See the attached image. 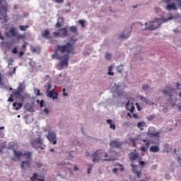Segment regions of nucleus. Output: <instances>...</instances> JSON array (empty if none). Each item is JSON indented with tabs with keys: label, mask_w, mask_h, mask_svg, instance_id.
<instances>
[{
	"label": "nucleus",
	"mask_w": 181,
	"mask_h": 181,
	"mask_svg": "<svg viewBox=\"0 0 181 181\" xmlns=\"http://www.w3.org/2000/svg\"><path fill=\"white\" fill-rule=\"evenodd\" d=\"M45 88H47V93H48L49 92H50L51 90H49L52 88V85L51 83H49L48 85L45 86Z\"/></svg>",
	"instance_id": "31"
},
{
	"label": "nucleus",
	"mask_w": 181,
	"mask_h": 181,
	"mask_svg": "<svg viewBox=\"0 0 181 181\" xmlns=\"http://www.w3.org/2000/svg\"><path fill=\"white\" fill-rule=\"evenodd\" d=\"M177 89L181 90V84H180L179 83H177Z\"/></svg>",
	"instance_id": "50"
},
{
	"label": "nucleus",
	"mask_w": 181,
	"mask_h": 181,
	"mask_svg": "<svg viewBox=\"0 0 181 181\" xmlns=\"http://www.w3.org/2000/svg\"><path fill=\"white\" fill-rule=\"evenodd\" d=\"M6 36L11 38V37H16L18 40L23 39L24 36L19 33H17L16 29L14 28H11L9 32H6L5 33Z\"/></svg>",
	"instance_id": "7"
},
{
	"label": "nucleus",
	"mask_w": 181,
	"mask_h": 181,
	"mask_svg": "<svg viewBox=\"0 0 181 181\" xmlns=\"http://www.w3.org/2000/svg\"><path fill=\"white\" fill-rule=\"evenodd\" d=\"M111 57H112V54H110V53H106V54H105V59H106L107 60H110Z\"/></svg>",
	"instance_id": "33"
},
{
	"label": "nucleus",
	"mask_w": 181,
	"mask_h": 181,
	"mask_svg": "<svg viewBox=\"0 0 181 181\" xmlns=\"http://www.w3.org/2000/svg\"><path fill=\"white\" fill-rule=\"evenodd\" d=\"M28 110L29 112H34V110H33V108L32 107H28Z\"/></svg>",
	"instance_id": "53"
},
{
	"label": "nucleus",
	"mask_w": 181,
	"mask_h": 181,
	"mask_svg": "<svg viewBox=\"0 0 181 181\" xmlns=\"http://www.w3.org/2000/svg\"><path fill=\"white\" fill-rule=\"evenodd\" d=\"M8 4L5 0H0V21H3L4 23L8 22Z\"/></svg>",
	"instance_id": "4"
},
{
	"label": "nucleus",
	"mask_w": 181,
	"mask_h": 181,
	"mask_svg": "<svg viewBox=\"0 0 181 181\" xmlns=\"http://www.w3.org/2000/svg\"><path fill=\"white\" fill-rule=\"evenodd\" d=\"M64 0H54V1H55L57 4H62L64 2Z\"/></svg>",
	"instance_id": "47"
},
{
	"label": "nucleus",
	"mask_w": 181,
	"mask_h": 181,
	"mask_svg": "<svg viewBox=\"0 0 181 181\" xmlns=\"http://www.w3.org/2000/svg\"><path fill=\"white\" fill-rule=\"evenodd\" d=\"M132 144H133V146H134V147H136V143L135 139H132Z\"/></svg>",
	"instance_id": "46"
},
{
	"label": "nucleus",
	"mask_w": 181,
	"mask_h": 181,
	"mask_svg": "<svg viewBox=\"0 0 181 181\" xmlns=\"http://www.w3.org/2000/svg\"><path fill=\"white\" fill-rule=\"evenodd\" d=\"M112 66H111L110 68H109V72H108V74L110 76H113L114 75V73L112 71Z\"/></svg>",
	"instance_id": "38"
},
{
	"label": "nucleus",
	"mask_w": 181,
	"mask_h": 181,
	"mask_svg": "<svg viewBox=\"0 0 181 181\" xmlns=\"http://www.w3.org/2000/svg\"><path fill=\"white\" fill-rule=\"evenodd\" d=\"M132 169H133V170H134V173L135 174H136L137 177H138L139 179H140V178H141V172H139V171L137 170V165L132 163Z\"/></svg>",
	"instance_id": "18"
},
{
	"label": "nucleus",
	"mask_w": 181,
	"mask_h": 181,
	"mask_svg": "<svg viewBox=\"0 0 181 181\" xmlns=\"http://www.w3.org/2000/svg\"><path fill=\"white\" fill-rule=\"evenodd\" d=\"M171 19H173V17H170V18H168L167 19H165V18H158V19H156V21L150 22V23H148V24L146 23V25H148V26L146 27V28L150 30H156L158 28H159L163 23L168 22V21H170Z\"/></svg>",
	"instance_id": "5"
},
{
	"label": "nucleus",
	"mask_w": 181,
	"mask_h": 181,
	"mask_svg": "<svg viewBox=\"0 0 181 181\" xmlns=\"http://www.w3.org/2000/svg\"><path fill=\"white\" fill-rule=\"evenodd\" d=\"M23 158H26V159H30V158H32V154L30 152H27L23 153Z\"/></svg>",
	"instance_id": "28"
},
{
	"label": "nucleus",
	"mask_w": 181,
	"mask_h": 181,
	"mask_svg": "<svg viewBox=\"0 0 181 181\" xmlns=\"http://www.w3.org/2000/svg\"><path fill=\"white\" fill-rule=\"evenodd\" d=\"M29 28V25H19V28L21 31H25Z\"/></svg>",
	"instance_id": "29"
},
{
	"label": "nucleus",
	"mask_w": 181,
	"mask_h": 181,
	"mask_svg": "<svg viewBox=\"0 0 181 181\" xmlns=\"http://www.w3.org/2000/svg\"><path fill=\"white\" fill-rule=\"evenodd\" d=\"M25 90V86L23 83H21L16 90H14L12 93L13 96L21 101H24L25 98L28 97V95L25 93L22 95V93Z\"/></svg>",
	"instance_id": "3"
},
{
	"label": "nucleus",
	"mask_w": 181,
	"mask_h": 181,
	"mask_svg": "<svg viewBox=\"0 0 181 181\" xmlns=\"http://www.w3.org/2000/svg\"><path fill=\"white\" fill-rule=\"evenodd\" d=\"M117 166H119V169L122 172L123 170H124V166L120 164H117Z\"/></svg>",
	"instance_id": "44"
},
{
	"label": "nucleus",
	"mask_w": 181,
	"mask_h": 181,
	"mask_svg": "<svg viewBox=\"0 0 181 181\" xmlns=\"http://www.w3.org/2000/svg\"><path fill=\"white\" fill-rule=\"evenodd\" d=\"M160 132H155V131H149L147 133L148 136H150V138H160Z\"/></svg>",
	"instance_id": "14"
},
{
	"label": "nucleus",
	"mask_w": 181,
	"mask_h": 181,
	"mask_svg": "<svg viewBox=\"0 0 181 181\" xmlns=\"http://www.w3.org/2000/svg\"><path fill=\"white\" fill-rule=\"evenodd\" d=\"M42 36L44 37V38H46V39H50L52 38V36H50V34H49V32L48 30V29H46L45 30V32L42 34Z\"/></svg>",
	"instance_id": "23"
},
{
	"label": "nucleus",
	"mask_w": 181,
	"mask_h": 181,
	"mask_svg": "<svg viewBox=\"0 0 181 181\" xmlns=\"http://www.w3.org/2000/svg\"><path fill=\"white\" fill-rule=\"evenodd\" d=\"M155 118L154 115H149L147 119L148 121H152Z\"/></svg>",
	"instance_id": "39"
},
{
	"label": "nucleus",
	"mask_w": 181,
	"mask_h": 181,
	"mask_svg": "<svg viewBox=\"0 0 181 181\" xmlns=\"http://www.w3.org/2000/svg\"><path fill=\"white\" fill-rule=\"evenodd\" d=\"M14 147V144L13 143H10L8 145V148L9 149H13Z\"/></svg>",
	"instance_id": "45"
},
{
	"label": "nucleus",
	"mask_w": 181,
	"mask_h": 181,
	"mask_svg": "<svg viewBox=\"0 0 181 181\" xmlns=\"http://www.w3.org/2000/svg\"><path fill=\"white\" fill-rule=\"evenodd\" d=\"M13 94L12 93L11 95H10V98L8 99V102H13Z\"/></svg>",
	"instance_id": "43"
},
{
	"label": "nucleus",
	"mask_w": 181,
	"mask_h": 181,
	"mask_svg": "<svg viewBox=\"0 0 181 181\" xmlns=\"http://www.w3.org/2000/svg\"><path fill=\"white\" fill-rule=\"evenodd\" d=\"M62 58H64V59L61 61L60 65L62 66H68L69 55L68 54H66L62 57Z\"/></svg>",
	"instance_id": "13"
},
{
	"label": "nucleus",
	"mask_w": 181,
	"mask_h": 181,
	"mask_svg": "<svg viewBox=\"0 0 181 181\" xmlns=\"http://www.w3.org/2000/svg\"><path fill=\"white\" fill-rule=\"evenodd\" d=\"M12 53L13 54H17L18 53V50L16 47H14L13 49L12 50Z\"/></svg>",
	"instance_id": "48"
},
{
	"label": "nucleus",
	"mask_w": 181,
	"mask_h": 181,
	"mask_svg": "<svg viewBox=\"0 0 181 181\" xmlns=\"http://www.w3.org/2000/svg\"><path fill=\"white\" fill-rule=\"evenodd\" d=\"M131 28L125 29L124 32V33H127V35L122 34L119 36V37L122 39H127L131 35Z\"/></svg>",
	"instance_id": "16"
},
{
	"label": "nucleus",
	"mask_w": 181,
	"mask_h": 181,
	"mask_svg": "<svg viewBox=\"0 0 181 181\" xmlns=\"http://www.w3.org/2000/svg\"><path fill=\"white\" fill-rule=\"evenodd\" d=\"M62 26V24L60 23L59 22H57L55 27L58 29H59Z\"/></svg>",
	"instance_id": "42"
},
{
	"label": "nucleus",
	"mask_w": 181,
	"mask_h": 181,
	"mask_svg": "<svg viewBox=\"0 0 181 181\" xmlns=\"http://www.w3.org/2000/svg\"><path fill=\"white\" fill-rule=\"evenodd\" d=\"M16 73V68H14L12 71V74H14Z\"/></svg>",
	"instance_id": "61"
},
{
	"label": "nucleus",
	"mask_w": 181,
	"mask_h": 181,
	"mask_svg": "<svg viewBox=\"0 0 181 181\" xmlns=\"http://www.w3.org/2000/svg\"><path fill=\"white\" fill-rule=\"evenodd\" d=\"M110 146H112L113 148H121L122 145V142L119 141L118 140H112L110 142Z\"/></svg>",
	"instance_id": "12"
},
{
	"label": "nucleus",
	"mask_w": 181,
	"mask_h": 181,
	"mask_svg": "<svg viewBox=\"0 0 181 181\" xmlns=\"http://www.w3.org/2000/svg\"><path fill=\"white\" fill-rule=\"evenodd\" d=\"M175 89H171L170 87H167V89L163 90V93L164 94H168L170 96V101L173 102V107L175 105V100H172V96H174V95H172Z\"/></svg>",
	"instance_id": "10"
},
{
	"label": "nucleus",
	"mask_w": 181,
	"mask_h": 181,
	"mask_svg": "<svg viewBox=\"0 0 181 181\" xmlns=\"http://www.w3.org/2000/svg\"><path fill=\"white\" fill-rule=\"evenodd\" d=\"M118 169L119 168H114L113 169V173L116 174L117 173Z\"/></svg>",
	"instance_id": "57"
},
{
	"label": "nucleus",
	"mask_w": 181,
	"mask_h": 181,
	"mask_svg": "<svg viewBox=\"0 0 181 181\" xmlns=\"http://www.w3.org/2000/svg\"><path fill=\"white\" fill-rule=\"evenodd\" d=\"M70 31H71L74 33H76L77 32V28L75 26L70 27Z\"/></svg>",
	"instance_id": "32"
},
{
	"label": "nucleus",
	"mask_w": 181,
	"mask_h": 181,
	"mask_svg": "<svg viewBox=\"0 0 181 181\" xmlns=\"http://www.w3.org/2000/svg\"><path fill=\"white\" fill-rule=\"evenodd\" d=\"M107 122L108 123V124H110V128L111 129H112L113 131H115V129H116V126H115V124H113L112 123V119H107Z\"/></svg>",
	"instance_id": "24"
},
{
	"label": "nucleus",
	"mask_w": 181,
	"mask_h": 181,
	"mask_svg": "<svg viewBox=\"0 0 181 181\" xmlns=\"http://www.w3.org/2000/svg\"><path fill=\"white\" fill-rule=\"evenodd\" d=\"M139 163H140V165H141V166H144V165H145V162L143 161V160H141V161L139 162Z\"/></svg>",
	"instance_id": "54"
},
{
	"label": "nucleus",
	"mask_w": 181,
	"mask_h": 181,
	"mask_svg": "<svg viewBox=\"0 0 181 181\" xmlns=\"http://www.w3.org/2000/svg\"><path fill=\"white\" fill-rule=\"evenodd\" d=\"M78 23H79V24H80L83 28L85 27V21H84L80 20V21H78Z\"/></svg>",
	"instance_id": "37"
},
{
	"label": "nucleus",
	"mask_w": 181,
	"mask_h": 181,
	"mask_svg": "<svg viewBox=\"0 0 181 181\" xmlns=\"http://www.w3.org/2000/svg\"><path fill=\"white\" fill-rule=\"evenodd\" d=\"M59 94L57 92H54V90H50L47 93V96L53 100H57L58 98Z\"/></svg>",
	"instance_id": "15"
},
{
	"label": "nucleus",
	"mask_w": 181,
	"mask_h": 181,
	"mask_svg": "<svg viewBox=\"0 0 181 181\" xmlns=\"http://www.w3.org/2000/svg\"><path fill=\"white\" fill-rule=\"evenodd\" d=\"M117 71H118L119 73H122V71H123V66H122V65H120V66H117Z\"/></svg>",
	"instance_id": "34"
},
{
	"label": "nucleus",
	"mask_w": 181,
	"mask_h": 181,
	"mask_svg": "<svg viewBox=\"0 0 181 181\" xmlns=\"http://www.w3.org/2000/svg\"><path fill=\"white\" fill-rule=\"evenodd\" d=\"M133 117H134V118H138V115H137L136 114H134V115H133Z\"/></svg>",
	"instance_id": "62"
},
{
	"label": "nucleus",
	"mask_w": 181,
	"mask_h": 181,
	"mask_svg": "<svg viewBox=\"0 0 181 181\" xmlns=\"http://www.w3.org/2000/svg\"><path fill=\"white\" fill-rule=\"evenodd\" d=\"M74 44L71 42H68L66 45H57L55 47L54 53L51 57L52 59L61 60L62 59V56L59 54V52H61L62 53H72L74 52Z\"/></svg>",
	"instance_id": "2"
},
{
	"label": "nucleus",
	"mask_w": 181,
	"mask_h": 181,
	"mask_svg": "<svg viewBox=\"0 0 181 181\" xmlns=\"http://www.w3.org/2000/svg\"><path fill=\"white\" fill-rule=\"evenodd\" d=\"M24 54V52L23 51H21L19 54H18V56L20 57H21Z\"/></svg>",
	"instance_id": "56"
},
{
	"label": "nucleus",
	"mask_w": 181,
	"mask_h": 181,
	"mask_svg": "<svg viewBox=\"0 0 181 181\" xmlns=\"http://www.w3.org/2000/svg\"><path fill=\"white\" fill-rule=\"evenodd\" d=\"M126 107L127 110H130L131 112H133L135 109L134 105L132 103H130L129 100L127 103Z\"/></svg>",
	"instance_id": "19"
},
{
	"label": "nucleus",
	"mask_w": 181,
	"mask_h": 181,
	"mask_svg": "<svg viewBox=\"0 0 181 181\" xmlns=\"http://www.w3.org/2000/svg\"><path fill=\"white\" fill-rule=\"evenodd\" d=\"M172 0H165V3H167L168 5H167V7H165V9L168 11L171 10H177V6L175 3H171ZM171 3V4H170ZM177 4H178V7L181 8V0H177Z\"/></svg>",
	"instance_id": "8"
},
{
	"label": "nucleus",
	"mask_w": 181,
	"mask_h": 181,
	"mask_svg": "<svg viewBox=\"0 0 181 181\" xmlns=\"http://www.w3.org/2000/svg\"><path fill=\"white\" fill-rule=\"evenodd\" d=\"M47 139L50 142H52L53 145H56L57 144V139H56V134L54 132L49 131L47 135Z\"/></svg>",
	"instance_id": "11"
},
{
	"label": "nucleus",
	"mask_w": 181,
	"mask_h": 181,
	"mask_svg": "<svg viewBox=\"0 0 181 181\" xmlns=\"http://www.w3.org/2000/svg\"><path fill=\"white\" fill-rule=\"evenodd\" d=\"M142 142H144V145H143L141 148V151L142 152H147L148 148H150L151 145H159V142H155L153 140L149 139H143Z\"/></svg>",
	"instance_id": "6"
},
{
	"label": "nucleus",
	"mask_w": 181,
	"mask_h": 181,
	"mask_svg": "<svg viewBox=\"0 0 181 181\" xmlns=\"http://www.w3.org/2000/svg\"><path fill=\"white\" fill-rule=\"evenodd\" d=\"M23 103L15 102L13 104V107H14V109L16 110H18L20 108H21L23 107Z\"/></svg>",
	"instance_id": "20"
},
{
	"label": "nucleus",
	"mask_w": 181,
	"mask_h": 181,
	"mask_svg": "<svg viewBox=\"0 0 181 181\" xmlns=\"http://www.w3.org/2000/svg\"><path fill=\"white\" fill-rule=\"evenodd\" d=\"M43 141L40 137L35 138V139L32 140L30 141V144L32 145L33 148L35 149H43V148L41 146L42 145Z\"/></svg>",
	"instance_id": "9"
},
{
	"label": "nucleus",
	"mask_w": 181,
	"mask_h": 181,
	"mask_svg": "<svg viewBox=\"0 0 181 181\" xmlns=\"http://www.w3.org/2000/svg\"><path fill=\"white\" fill-rule=\"evenodd\" d=\"M53 35L54 37H60L61 35H60V33H59V32H54Z\"/></svg>",
	"instance_id": "35"
},
{
	"label": "nucleus",
	"mask_w": 181,
	"mask_h": 181,
	"mask_svg": "<svg viewBox=\"0 0 181 181\" xmlns=\"http://www.w3.org/2000/svg\"><path fill=\"white\" fill-rule=\"evenodd\" d=\"M92 156L93 162H99V160H116L117 153L115 151H110L109 154H107L103 150H98Z\"/></svg>",
	"instance_id": "1"
},
{
	"label": "nucleus",
	"mask_w": 181,
	"mask_h": 181,
	"mask_svg": "<svg viewBox=\"0 0 181 181\" xmlns=\"http://www.w3.org/2000/svg\"><path fill=\"white\" fill-rule=\"evenodd\" d=\"M31 51H32L33 52H36L37 49H36L35 47H31Z\"/></svg>",
	"instance_id": "51"
},
{
	"label": "nucleus",
	"mask_w": 181,
	"mask_h": 181,
	"mask_svg": "<svg viewBox=\"0 0 181 181\" xmlns=\"http://www.w3.org/2000/svg\"><path fill=\"white\" fill-rule=\"evenodd\" d=\"M37 177H38L37 173H35L34 175H33V177H32L30 178L31 181H36V180H38V181H44L43 179H40V178L37 179Z\"/></svg>",
	"instance_id": "25"
},
{
	"label": "nucleus",
	"mask_w": 181,
	"mask_h": 181,
	"mask_svg": "<svg viewBox=\"0 0 181 181\" xmlns=\"http://www.w3.org/2000/svg\"><path fill=\"white\" fill-rule=\"evenodd\" d=\"M37 103H40V107H42L44 106V100H42L40 102L39 100H37Z\"/></svg>",
	"instance_id": "40"
},
{
	"label": "nucleus",
	"mask_w": 181,
	"mask_h": 181,
	"mask_svg": "<svg viewBox=\"0 0 181 181\" xmlns=\"http://www.w3.org/2000/svg\"><path fill=\"white\" fill-rule=\"evenodd\" d=\"M36 95H38V96L42 95V94L40 93V90H37Z\"/></svg>",
	"instance_id": "55"
},
{
	"label": "nucleus",
	"mask_w": 181,
	"mask_h": 181,
	"mask_svg": "<svg viewBox=\"0 0 181 181\" xmlns=\"http://www.w3.org/2000/svg\"><path fill=\"white\" fill-rule=\"evenodd\" d=\"M141 99L142 100H144V102H146L147 104H151V103H150V101L148 100L146 98H144V97H143V96H141Z\"/></svg>",
	"instance_id": "36"
},
{
	"label": "nucleus",
	"mask_w": 181,
	"mask_h": 181,
	"mask_svg": "<svg viewBox=\"0 0 181 181\" xmlns=\"http://www.w3.org/2000/svg\"><path fill=\"white\" fill-rule=\"evenodd\" d=\"M44 112H45L46 115H48V114H49V110H48L47 108H45V109L44 110Z\"/></svg>",
	"instance_id": "52"
},
{
	"label": "nucleus",
	"mask_w": 181,
	"mask_h": 181,
	"mask_svg": "<svg viewBox=\"0 0 181 181\" xmlns=\"http://www.w3.org/2000/svg\"><path fill=\"white\" fill-rule=\"evenodd\" d=\"M142 88H143V90H146L149 88V86L144 84V85H143Z\"/></svg>",
	"instance_id": "41"
},
{
	"label": "nucleus",
	"mask_w": 181,
	"mask_h": 181,
	"mask_svg": "<svg viewBox=\"0 0 181 181\" xmlns=\"http://www.w3.org/2000/svg\"><path fill=\"white\" fill-rule=\"evenodd\" d=\"M136 105H137L138 110H141V109L140 108V107H139V104H138V103H136Z\"/></svg>",
	"instance_id": "64"
},
{
	"label": "nucleus",
	"mask_w": 181,
	"mask_h": 181,
	"mask_svg": "<svg viewBox=\"0 0 181 181\" xmlns=\"http://www.w3.org/2000/svg\"><path fill=\"white\" fill-rule=\"evenodd\" d=\"M90 170H91V168H88V175H90Z\"/></svg>",
	"instance_id": "63"
},
{
	"label": "nucleus",
	"mask_w": 181,
	"mask_h": 181,
	"mask_svg": "<svg viewBox=\"0 0 181 181\" xmlns=\"http://www.w3.org/2000/svg\"><path fill=\"white\" fill-rule=\"evenodd\" d=\"M159 144H156V146H151L150 147V152H153V153H156L160 151V147L158 146Z\"/></svg>",
	"instance_id": "17"
},
{
	"label": "nucleus",
	"mask_w": 181,
	"mask_h": 181,
	"mask_svg": "<svg viewBox=\"0 0 181 181\" xmlns=\"http://www.w3.org/2000/svg\"><path fill=\"white\" fill-rule=\"evenodd\" d=\"M145 122H139L138 123V128H140L141 131H144V125Z\"/></svg>",
	"instance_id": "30"
},
{
	"label": "nucleus",
	"mask_w": 181,
	"mask_h": 181,
	"mask_svg": "<svg viewBox=\"0 0 181 181\" xmlns=\"http://www.w3.org/2000/svg\"><path fill=\"white\" fill-rule=\"evenodd\" d=\"M65 91H66V89H65V88H64V89H63L64 95V96H67V95H68V94H67V93H65Z\"/></svg>",
	"instance_id": "58"
},
{
	"label": "nucleus",
	"mask_w": 181,
	"mask_h": 181,
	"mask_svg": "<svg viewBox=\"0 0 181 181\" xmlns=\"http://www.w3.org/2000/svg\"><path fill=\"white\" fill-rule=\"evenodd\" d=\"M30 163H31L30 160L22 161V163H21L22 169H24L25 166V168H30Z\"/></svg>",
	"instance_id": "22"
},
{
	"label": "nucleus",
	"mask_w": 181,
	"mask_h": 181,
	"mask_svg": "<svg viewBox=\"0 0 181 181\" xmlns=\"http://www.w3.org/2000/svg\"><path fill=\"white\" fill-rule=\"evenodd\" d=\"M59 31H62V35L64 37H67L69 36V33H68V30L66 28H64L61 30H59Z\"/></svg>",
	"instance_id": "27"
},
{
	"label": "nucleus",
	"mask_w": 181,
	"mask_h": 181,
	"mask_svg": "<svg viewBox=\"0 0 181 181\" xmlns=\"http://www.w3.org/2000/svg\"><path fill=\"white\" fill-rule=\"evenodd\" d=\"M0 39L2 40L4 39V37L1 35V32H0Z\"/></svg>",
	"instance_id": "60"
},
{
	"label": "nucleus",
	"mask_w": 181,
	"mask_h": 181,
	"mask_svg": "<svg viewBox=\"0 0 181 181\" xmlns=\"http://www.w3.org/2000/svg\"><path fill=\"white\" fill-rule=\"evenodd\" d=\"M36 166H37V168H42V164L39 162V163H36Z\"/></svg>",
	"instance_id": "49"
},
{
	"label": "nucleus",
	"mask_w": 181,
	"mask_h": 181,
	"mask_svg": "<svg viewBox=\"0 0 181 181\" xmlns=\"http://www.w3.org/2000/svg\"><path fill=\"white\" fill-rule=\"evenodd\" d=\"M79 168L76 165H74V170H78Z\"/></svg>",
	"instance_id": "59"
},
{
	"label": "nucleus",
	"mask_w": 181,
	"mask_h": 181,
	"mask_svg": "<svg viewBox=\"0 0 181 181\" xmlns=\"http://www.w3.org/2000/svg\"><path fill=\"white\" fill-rule=\"evenodd\" d=\"M139 155L136 153H131L129 154V159L132 162L133 160H136V159H138Z\"/></svg>",
	"instance_id": "21"
},
{
	"label": "nucleus",
	"mask_w": 181,
	"mask_h": 181,
	"mask_svg": "<svg viewBox=\"0 0 181 181\" xmlns=\"http://www.w3.org/2000/svg\"><path fill=\"white\" fill-rule=\"evenodd\" d=\"M13 152H14L15 156H16V158H18V159H20L21 158V156H23V153H22L21 151L13 150Z\"/></svg>",
	"instance_id": "26"
}]
</instances>
